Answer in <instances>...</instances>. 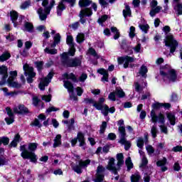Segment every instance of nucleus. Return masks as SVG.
Segmentation results:
<instances>
[{"label": "nucleus", "mask_w": 182, "mask_h": 182, "mask_svg": "<svg viewBox=\"0 0 182 182\" xmlns=\"http://www.w3.org/2000/svg\"><path fill=\"white\" fill-rule=\"evenodd\" d=\"M64 87H65V89H68L69 92H73V84L70 82V81H65Z\"/></svg>", "instance_id": "nucleus-37"}, {"label": "nucleus", "mask_w": 182, "mask_h": 182, "mask_svg": "<svg viewBox=\"0 0 182 182\" xmlns=\"http://www.w3.org/2000/svg\"><path fill=\"white\" fill-rule=\"evenodd\" d=\"M110 29H111V32L112 33H115L114 36V39L115 41H117V39L120 38V32L119 31L117 28L114 27V26L111 27Z\"/></svg>", "instance_id": "nucleus-27"}, {"label": "nucleus", "mask_w": 182, "mask_h": 182, "mask_svg": "<svg viewBox=\"0 0 182 182\" xmlns=\"http://www.w3.org/2000/svg\"><path fill=\"white\" fill-rule=\"evenodd\" d=\"M105 168L103 166H98L97 168V172L95 174V178L94 182H103L105 181Z\"/></svg>", "instance_id": "nucleus-11"}, {"label": "nucleus", "mask_w": 182, "mask_h": 182, "mask_svg": "<svg viewBox=\"0 0 182 182\" xmlns=\"http://www.w3.org/2000/svg\"><path fill=\"white\" fill-rule=\"evenodd\" d=\"M65 0H60L58 2V5L56 7V13L58 16H60L63 11H66V4H65Z\"/></svg>", "instance_id": "nucleus-13"}, {"label": "nucleus", "mask_w": 182, "mask_h": 182, "mask_svg": "<svg viewBox=\"0 0 182 182\" xmlns=\"http://www.w3.org/2000/svg\"><path fill=\"white\" fill-rule=\"evenodd\" d=\"M7 83L9 87H14L15 89H21V87H22L21 84H19L18 82L14 81V80L11 79V77H9L7 79Z\"/></svg>", "instance_id": "nucleus-16"}, {"label": "nucleus", "mask_w": 182, "mask_h": 182, "mask_svg": "<svg viewBox=\"0 0 182 182\" xmlns=\"http://www.w3.org/2000/svg\"><path fill=\"white\" fill-rule=\"evenodd\" d=\"M38 143L30 142L28 145L23 144L20 146L21 156L24 160H30L31 163L36 164L38 163V155L35 151L38 149ZM28 147V149H26Z\"/></svg>", "instance_id": "nucleus-2"}, {"label": "nucleus", "mask_w": 182, "mask_h": 182, "mask_svg": "<svg viewBox=\"0 0 182 182\" xmlns=\"http://www.w3.org/2000/svg\"><path fill=\"white\" fill-rule=\"evenodd\" d=\"M90 164V159H86L85 161L80 160L78 164H74L72 166V170L77 174H82L83 173V168L87 167Z\"/></svg>", "instance_id": "nucleus-6"}, {"label": "nucleus", "mask_w": 182, "mask_h": 182, "mask_svg": "<svg viewBox=\"0 0 182 182\" xmlns=\"http://www.w3.org/2000/svg\"><path fill=\"white\" fill-rule=\"evenodd\" d=\"M60 34L59 33H56L55 36L53 38V43L50 44V48H56V45H59L60 43V39H61Z\"/></svg>", "instance_id": "nucleus-20"}, {"label": "nucleus", "mask_w": 182, "mask_h": 182, "mask_svg": "<svg viewBox=\"0 0 182 182\" xmlns=\"http://www.w3.org/2000/svg\"><path fill=\"white\" fill-rule=\"evenodd\" d=\"M139 26L141 31L145 33H148L149 29H150V26H149V24H140Z\"/></svg>", "instance_id": "nucleus-41"}, {"label": "nucleus", "mask_w": 182, "mask_h": 182, "mask_svg": "<svg viewBox=\"0 0 182 182\" xmlns=\"http://www.w3.org/2000/svg\"><path fill=\"white\" fill-rule=\"evenodd\" d=\"M14 113L15 114H21V116H25L26 114H30L31 111L29 109L25 106V105L20 104L18 105V107H14L13 109Z\"/></svg>", "instance_id": "nucleus-10"}, {"label": "nucleus", "mask_w": 182, "mask_h": 182, "mask_svg": "<svg viewBox=\"0 0 182 182\" xmlns=\"http://www.w3.org/2000/svg\"><path fill=\"white\" fill-rule=\"evenodd\" d=\"M101 110L102 111L104 116L107 117L109 115V106L107 105H105Z\"/></svg>", "instance_id": "nucleus-52"}, {"label": "nucleus", "mask_w": 182, "mask_h": 182, "mask_svg": "<svg viewBox=\"0 0 182 182\" xmlns=\"http://www.w3.org/2000/svg\"><path fill=\"white\" fill-rule=\"evenodd\" d=\"M134 32H136V27L132 26L129 28V38H133L136 36V33Z\"/></svg>", "instance_id": "nucleus-46"}, {"label": "nucleus", "mask_w": 182, "mask_h": 182, "mask_svg": "<svg viewBox=\"0 0 182 182\" xmlns=\"http://www.w3.org/2000/svg\"><path fill=\"white\" fill-rule=\"evenodd\" d=\"M31 126H35V127H38V129H41L42 127V124H41V122H39L38 118H35L33 122L31 123Z\"/></svg>", "instance_id": "nucleus-47"}, {"label": "nucleus", "mask_w": 182, "mask_h": 182, "mask_svg": "<svg viewBox=\"0 0 182 182\" xmlns=\"http://www.w3.org/2000/svg\"><path fill=\"white\" fill-rule=\"evenodd\" d=\"M141 179V176L139 174H132L131 176V182H140V180Z\"/></svg>", "instance_id": "nucleus-39"}, {"label": "nucleus", "mask_w": 182, "mask_h": 182, "mask_svg": "<svg viewBox=\"0 0 182 182\" xmlns=\"http://www.w3.org/2000/svg\"><path fill=\"white\" fill-rule=\"evenodd\" d=\"M92 4V0H80L78 2L80 8H88L87 6H90Z\"/></svg>", "instance_id": "nucleus-19"}, {"label": "nucleus", "mask_w": 182, "mask_h": 182, "mask_svg": "<svg viewBox=\"0 0 182 182\" xmlns=\"http://www.w3.org/2000/svg\"><path fill=\"white\" fill-rule=\"evenodd\" d=\"M66 43L68 45V46H74L75 43L73 42V36H67Z\"/></svg>", "instance_id": "nucleus-42"}, {"label": "nucleus", "mask_w": 182, "mask_h": 182, "mask_svg": "<svg viewBox=\"0 0 182 182\" xmlns=\"http://www.w3.org/2000/svg\"><path fill=\"white\" fill-rule=\"evenodd\" d=\"M159 73L164 79L166 77L168 82L171 83H176L177 82V70L171 68L170 65L166 64L165 65H161L159 68Z\"/></svg>", "instance_id": "nucleus-3"}, {"label": "nucleus", "mask_w": 182, "mask_h": 182, "mask_svg": "<svg viewBox=\"0 0 182 182\" xmlns=\"http://www.w3.org/2000/svg\"><path fill=\"white\" fill-rule=\"evenodd\" d=\"M93 15V11H92V7L90 8H85L84 9L80 11L79 17H80V22L82 25H85L86 23V16L88 18Z\"/></svg>", "instance_id": "nucleus-9"}, {"label": "nucleus", "mask_w": 182, "mask_h": 182, "mask_svg": "<svg viewBox=\"0 0 182 182\" xmlns=\"http://www.w3.org/2000/svg\"><path fill=\"white\" fill-rule=\"evenodd\" d=\"M165 46L170 48V53H174L178 46V42L177 40H174L173 35H168L164 39Z\"/></svg>", "instance_id": "nucleus-5"}, {"label": "nucleus", "mask_w": 182, "mask_h": 182, "mask_svg": "<svg viewBox=\"0 0 182 182\" xmlns=\"http://www.w3.org/2000/svg\"><path fill=\"white\" fill-rule=\"evenodd\" d=\"M8 164V159L6 158H2L0 156V167L1 166H6Z\"/></svg>", "instance_id": "nucleus-60"}, {"label": "nucleus", "mask_w": 182, "mask_h": 182, "mask_svg": "<svg viewBox=\"0 0 182 182\" xmlns=\"http://www.w3.org/2000/svg\"><path fill=\"white\" fill-rule=\"evenodd\" d=\"M136 146L139 149H143L144 146V139L142 137H139L136 142Z\"/></svg>", "instance_id": "nucleus-44"}, {"label": "nucleus", "mask_w": 182, "mask_h": 182, "mask_svg": "<svg viewBox=\"0 0 182 182\" xmlns=\"http://www.w3.org/2000/svg\"><path fill=\"white\" fill-rule=\"evenodd\" d=\"M34 64L38 72H42V70H43V61H36Z\"/></svg>", "instance_id": "nucleus-34"}, {"label": "nucleus", "mask_w": 182, "mask_h": 182, "mask_svg": "<svg viewBox=\"0 0 182 182\" xmlns=\"http://www.w3.org/2000/svg\"><path fill=\"white\" fill-rule=\"evenodd\" d=\"M115 95L119 99H123V97H126V93L124 92V91H123V90L122 88H120V89L116 88Z\"/></svg>", "instance_id": "nucleus-26"}, {"label": "nucleus", "mask_w": 182, "mask_h": 182, "mask_svg": "<svg viewBox=\"0 0 182 182\" xmlns=\"http://www.w3.org/2000/svg\"><path fill=\"white\" fill-rule=\"evenodd\" d=\"M146 151L148 154H153L154 153V148L151 145L146 146Z\"/></svg>", "instance_id": "nucleus-62"}, {"label": "nucleus", "mask_w": 182, "mask_h": 182, "mask_svg": "<svg viewBox=\"0 0 182 182\" xmlns=\"http://www.w3.org/2000/svg\"><path fill=\"white\" fill-rule=\"evenodd\" d=\"M84 102L86 105H95V103H96V101L92 98H85Z\"/></svg>", "instance_id": "nucleus-55"}, {"label": "nucleus", "mask_w": 182, "mask_h": 182, "mask_svg": "<svg viewBox=\"0 0 182 182\" xmlns=\"http://www.w3.org/2000/svg\"><path fill=\"white\" fill-rule=\"evenodd\" d=\"M42 100H44L46 102V103H49L50 100H52V95H43L41 97Z\"/></svg>", "instance_id": "nucleus-54"}, {"label": "nucleus", "mask_w": 182, "mask_h": 182, "mask_svg": "<svg viewBox=\"0 0 182 182\" xmlns=\"http://www.w3.org/2000/svg\"><path fill=\"white\" fill-rule=\"evenodd\" d=\"M60 109L55 107H50L46 109L47 113H52V112H59Z\"/></svg>", "instance_id": "nucleus-57"}, {"label": "nucleus", "mask_w": 182, "mask_h": 182, "mask_svg": "<svg viewBox=\"0 0 182 182\" xmlns=\"http://www.w3.org/2000/svg\"><path fill=\"white\" fill-rule=\"evenodd\" d=\"M116 134L111 132L108 134L107 140H116Z\"/></svg>", "instance_id": "nucleus-64"}, {"label": "nucleus", "mask_w": 182, "mask_h": 182, "mask_svg": "<svg viewBox=\"0 0 182 182\" xmlns=\"http://www.w3.org/2000/svg\"><path fill=\"white\" fill-rule=\"evenodd\" d=\"M105 97H100L98 102H95L93 107H95L97 110H103V103L105 102Z\"/></svg>", "instance_id": "nucleus-15"}, {"label": "nucleus", "mask_w": 182, "mask_h": 182, "mask_svg": "<svg viewBox=\"0 0 182 182\" xmlns=\"http://www.w3.org/2000/svg\"><path fill=\"white\" fill-rule=\"evenodd\" d=\"M147 164H149V160H147V158L143 157L142 160H141V163L139 165V167H140V168H143L146 167V166H147Z\"/></svg>", "instance_id": "nucleus-48"}, {"label": "nucleus", "mask_w": 182, "mask_h": 182, "mask_svg": "<svg viewBox=\"0 0 182 182\" xmlns=\"http://www.w3.org/2000/svg\"><path fill=\"white\" fill-rule=\"evenodd\" d=\"M77 43H83L85 42V33H80L76 37Z\"/></svg>", "instance_id": "nucleus-35"}, {"label": "nucleus", "mask_w": 182, "mask_h": 182, "mask_svg": "<svg viewBox=\"0 0 182 182\" xmlns=\"http://www.w3.org/2000/svg\"><path fill=\"white\" fill-rule=\"evenodd\" d=\"M75 53L76 48H75V46H70L68 52H64L61 54V65L64 68H79V66H82L80 58H69V56H75Z\"/></svg>", "instance_id": "nucleus-1"}, {"label": "nucleus", "mask_w": 182, "mask_h": 182, "mask_svg": "<svg viewBox=\"0 0 182 182\" xmlns=\"http://www.w3.org/2000/svg\"><path fill=\"white\" fill-rule=\"evenodd\" d=\"M160 11H161V7L160 6H156L155 9H151L149 12L150 16H156V14H159Z\"/></svg>", "instance_id": "nucleus-32"}, {"label": "nucleus", "mask_w": 182, "mask_h": 182, "mask_svg": "<svg viewBox=\"0 0 182 182\" xmlns=\"http://www.w3.org/2000/svg\"><path fill=\"white\" fill-rule=\"evenodd\" d=\"M176 11L178 12V15H182V4H178L176 5Z\"/></svg>", "instance_id": "nucleus-63"}, {"label": "nucleus", "mask_w": 182, "mask_h": 182, "mask_svg": "<svg viewBox=\"0 0 182 182\" xmlns=\"http://www.w3.org/2000/svg\"><path fill=\"white\" fill-rule=\"evenodd\" d=\"M114 161H115L114 158L113 157L110 158L108 162V165L107 166V169L109 170V171H112V173L115 176H117L119 173L117 172V168L114 166Z\"/></svg>", "instance_id": "nucleus-12"}, {"label": "nucleus", "mask_w": 182, "mask_h": 182, "mask_svg": "<svg viewBox=\"0 0 182 182\" xmlns=\"http://www.w3.org/2000/svg\"><path fill=\"white\" fill-rule=\"evenodd\" d=\"M1 80L0 81V86H4V85L6 84L8 82V74L2 75Z\"/></svg>", "instance_id": "nucleus-50"}, {"label": "nucleus", "mask_w": 182, "mask_h": 182, "mask_svg": "<svg viewBox=\"0 0 182 182\" xmlns=\"http://www.w3.org/2000/svg\"><path fill=\"white\" fill-rule=\"evenodd\" d=\"M6 112H7L9 117H15V115L14 114V112H12V109H11V107H6Z\"/></svg>", "instance_id": "nucleus-56"}, {"label": "nucleus", "mask_w": 182, "mask_h": 182, "mask_svg": "<svg viewBox=\"0 0 182 182\" xmlns=\"http://www.w3.org/2000/svg\"><path fill=\"white\" fill-rule=\"evenodd\" d=\"M63 77L64 79H67V80H70L74 82V83H78L79 82H85L87 79V74L82 73L80 76L79 80H77V77H76V75L73 73H70V74L65 73Z\"/></svg>", "instance_id": "nucleus-7"}, {"label": "nucleus", "mask_w": 182, "mask_h": 182, "mask_svg": "<svg viewBox=\"0 0 182 182\" xmlns=\"http://www.w3.org/2000/svg\"><path fill=\"white\" fill-rule=\"evenodd\" d=\"M77 141H79V146L80 147H84V146H86V139L85 138V134L82 132H78L77 134Z\"/></svg>", "instance_id": "nucleus-14"}, {"label": "nucleus", "mask_w": 182, "mask_h": 182, "mask_svg": "<svg viewBox=\"0 0 182 182\" xmlns=\"http://www.w3.org/2000/svg\"><path fill=\"white\" fill-rule=\"evenodd\" d=\"M125 166H127V171H130L134 166L133 165V162L132 161V158L128 156L125 160Z\"/></svg>", "instance_id": "nucleus-23"}, {"label": "nucleus", "mask_w": 182, "mask_h": 182, "mask_svg": "<svg viewBox=\"0 0 182 182\" xmlns=\"http://www.w3.org/2000/svg\"><path fill=\"white\" fill-rule=\"evenodd\" d=\"M0 75H8V68L5 65H0Z\"/></svg>", "instance_id": "nucleus-49"}, {"label": "nucleus", "mask_w": 182, "mask_h": 182, "mask_svg": "<svg viewBox=\"0 0 182 182\" xmlns=\"http://www.w3.org/2000/svg\"><path fill=\"white\" fill-rule=\"evenodd\" d=\"M116 92H112L109 93V95H108V99H109V100H112V102H116Z\"/></svg>", "instance_id": "nucleus-53"}, {"label": "nucleus", "mask_w": 182, "mask_h": 182, "mask_svg": "<svg viewBox=\"0 0 182 182\" xmlns=\"http://www.w3.org/2000/svg\"><path fill=\"white\" fill-rule=\"evenodd\" d=\"M151 107H152V109L151 111L150 116L151 117V120L152 123H154V124H156V123L159 122V123H160L161 124H164L166 123L164 114L160 112L157 116V114H156V111H155V110H160V109L163 107L161 102H156L155 103H153L151 105Z\"/></svg>", "instance_id": "nucleus-4"}, {"label": "nucleus", "mask_w": 182, "mask_h": 182, "mask_svg": "<svg viewBox=\"0 0 182 182\" xmlns=\"http://www.w3.org/2000/svg\"><path fill=\"white\" fill-rule=\"evenodd\" d=\"M88 53H90V55H91L94 58H96L97 59H99V58H100L99 55L97 54V53L96 52V50H95V48H90L88 49Z\"/></svg>", "instance_id": "nucleus-43"}, {"label": "nucleus", "mask_w": 182, "mask_h": 182, "mask_svg": "<svg viewBox=\"0 0 182 182\" xmlns=\"http://www.w3.org/2000/svg\"><path fill=\"white\" fill-rule=\"evenodd\" d=\"M166 117L169 120L171 126H174L176 124V115H174V114L168 112L166 114Z\"/></svg>", "instance_id": "nucleus-21"}, {"label": "nucleus", "mask_w": 182, "mask_h": 182, "mask_svg": "<svg viewBox=\"0 0 182 182\" xmlns=\"http://www.w3.org/2000/svg\"><path fill=\"white\" fill-rule=\"evenodd\" d=\"M97 73H100V75H102L104 76L105 75H108L109 73L107 70H106L105 68H100L97 70Z\"/></svg>", "instance_id": "nucleus-61"}, {"label": "nucleus", "mask_w": 182, "mask_h": 182, "mask_svg": "<svg viewBox=\"0 0 182 182\" xmlns=\"http://www.w3.org/2000/svg\"><path fill=\"white\" fill-rule=\"evenodd\" d=\"M106 129H107V122L106 121H103L100 127V134H105Z\"/></svg>", "instance_id": "nucleus-29"}, {"label": "nucleus", "mask_w": 182, "mask_h": 182, "mask_svg": "<svg viewBox=\"0 0 182 182\" xmlns=\"http://www.w3.org/2000/svg\"><path fill=\"white\" fill-rule=\"evenodd\" d=\"M157 127L156 126H153L151 129V134L153 137V139H156L157 137V133H158Z\"/></svg>", "instance_id": "nucleus-45"}, {"label": "nucleus", "mask_w": 182, "mask_h": 182, "mask_svg": "<svg viewBox=\"0 0 182 182\" xmlns=\"http://www.w3.org/2000/svg\"><path fill=\"white\" fill-rule=\"evenodd\" d=\"M60 146H62V135L57 134L55 136V138L54 139L53 147H54V149H56V147H59Z\"/></svg>", "instance_id": "nucleus-18"}, {"label": "nucleus", "mask_w": 182, "mask_h": 182, "mask_svg": "<svg viewBox=\"0 0 182 182\" xmlns=\"http://www.w3.org/2000/svg\"><path fill=\"white\" fill-rule=\"evenodd\" d=\"M24 28L27 32H29L30 33H32L33 32V24L31 22L26 21L24 23Z\"/></svg>", "instance_id": "nucleus-24"}, {"label": "nucleus", "mask_w": 182, "mask_h": 182, "mask_svg": "<svg viewBox=\"0 0 182 182\" xmlns=\"http://www.w3.org/2000/svg\"><path fill=\"white\" fill-rule=\"evenodd\" d=\"M30 5H31V1H30V0L26 1H24V2L21 5V9H26V8H28V6H29Z\"/></svg>", "instance_id": "nucleus-58"}, {"label": "nucleus", "mask_w": 182, "mask_h": 182, "mask_svg": "<svg viewBox=\"0 0 182 182\" xmlns=\"http://www.w3.org/2000/svg\"><path fill=\"white\" fill-rule=\"evenodd\" d=\"M23 69L25 72V75L26 76V75H28V73H31L32 72H33V67H31L29 66V64H25L23 66Z\"/></svg>", "instance_id": "nucleus-31"}, {"label": "nucleus", "mask_w": 182, "mask_h": 182, "mask_svg": "<svg viewBox=\"0 0 182 182\" xmlns=\"http://www.w3.org/2000/svg\"><path fill=\"white\" fill-rule=\"evenodd\" d=\"M11 58V53L9 52H5L0 55V62H5Z\"/></svg>", "instance_id": "nucleus-30"}, {"label": "nucleus", "mask_w": 182, "mask_h": 182, "mask_svg": "<svg viewBox=\"0 0 182 182\" xmlns=\"http://www.w3.org/2000/svg\"><path fill=\"white\" fill-rule=\"evenodd\" d=\"M37 14L39 15V18L41 21H46L48 18V14H44L43 9L42 7H40L38 11Z\"/></svg>", "instance_id": "nucleus-22"}, {"label": "nucleus", "mask_w": 182, "mask_h": 182, "mask_svg": "<svg viewBox=\"0 0 182 182\" xmlns=\"http://www.w3.org/2000/svg\"><path fill=\"white\" fill-rule=\"evenodd\" d=\"M172 151H174V153H181L182 151V146L180 145H177L176 146H174L172 149Z\"/></svg>", "instance_id": "nucleus-59"}, {"label": "nucleus", "mask_w": 182, "mask_h": 182, "mask_svg": "<svg viewBox=\"0 0 182 182\" xmlns=\"http://www.w3.org/2000/svg\"><path fill=\"white\" fill-rule=\"evenodd\" d=\"M124 6H125V9L122 11V15L124 19H126V18H127L128 16L129 18H132V9H130V6L124 4Z\"/></svg>", "instance_id": "nucleus-17"}, {"label": "nucleus", "mask_w": 182, "mask_h": 182, "mask_svg": "<svg viewBox=\"0 0 182 182\" xmlns=\"http://www.w3.org/2000/svg\"><path fill=\"white\" fill-rule=\"evenodd\" d=\"M147 72H149V69H147V67L144 65H142L139 69V75H141L142 77H146L147 76Z\"/></svg>", "instance_id": "nucleus-25"}, {"label": "nucleus", "mask_w": 182, "mask_h": 182, "mask_svg": "<svg viewBox=\"0 0 182 182\" xmlns=\"http://www.w3.org/2000/svg\"><path fill=\"white\" fill-rule=\"evenodd\" d=\"M118 130L120 134L119 143L124 144V149L127 151L130 149V147H132V144L126 140V129L123 127H119Z\"/></svg>", "instance_id": "nucleus-8"}, {"label": "nucleus", "mask_w": 182, "mask_h": 182, "mask_svg": "<svg viewBox=\"0 0 182 182\" xmlns=\"http://www.w3.org/2000/svg\"><path fill=\"white\" fill-rule=\"evenodd\" d=\"M166 164H167V158L166 157H164L163 159L156 161L157 167H162L163 166H166Z\"/></svg>", "instance_id": "nucleus-40"}, {"label": "nucleus", "mask_w": 182, "mask_h": 182, "mask_svg": "<svg viewBox=\"0 0 182 182\" xmlns=\"http://www.w3.org/2000/svg\"><path fill=\"white\" fill-rule=\"evenodd\" d=\"M6 124L9 125V124H12V123H14V122H15V117H6L4 119Z\"/></svg>", "instance_id": "nucleus-51"}, {"label": "nucleus", "mask_w": 182, "mask_h": 182, "mask_svg": "<svg viewBox=\"0 0 182 182\" xmlns=\"http://www.w3.org/2000/svg\"><path fill=\"white\" fill-rule=\"evenodd\" d=\"M10 18L11 22H16V21H18V18H19V14L16 12V11H11L10 12Z\"/></svg>", "instance_id": "nucleus-28"}, {"label": "nucleus", "mask_w": 182, "mask_h": 182, "mask_svg": "<svg viewBox=\"0 0 182 182\" xmlns=\"http://www.w3.org/2000/svg\"><path fill=\"white\" fill-rule=\"evenodd\" d=\"M45 53H48V55H56L58 53V50L56 48L50 49L48 47H46L44 49Z\"/></svg>", "instance_id": "nucleus-38"}, {"label": "nucleus", "mask_w": 182, "mask_h": 182, "mask_svg": "<svg viewBox=\"0 0 182 182\" xmlns=\"http://www.w3.org/2000/svg\"><path fill=\"white\" fill-rule=\"evenodd\" d=\"M107 19H109V16H107V14H104L101 16L100 18H98L97 23H99V25H101L102 26H103V23H105V21H107Z\"/></svg>", "instance_id": "nucleus-33"}, {"label": "nucleus", "mask_w": 182, "mask_h": 182, "mask_svg": "<svg viewBox=\"0 0 182 182\" xmlns=\"http://www.w3.org/2000/svg\"><path fill=\"white\" fill-rule=\"evenodd\" d=\"M8 146L9 144V139L8 136H1L0 137V146Z\"/></svg>", "instance_id": "nucleus-36"}]
</instances>
